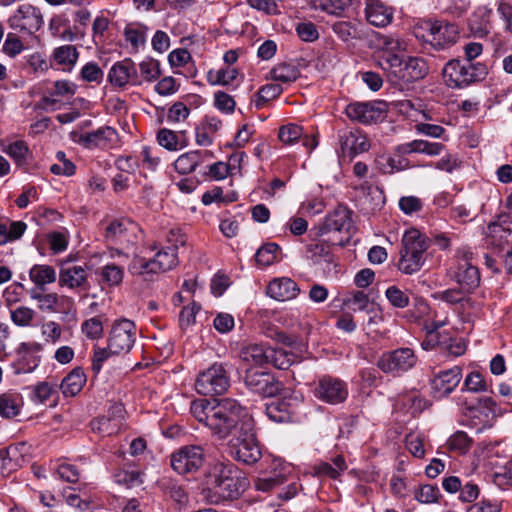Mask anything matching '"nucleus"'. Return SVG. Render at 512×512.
I'll use <instances>...</instances> for the list:
<instances>
[{
    "label": "nucleus",
    "mask_w": 512,
    "mask_h": 512,
    "mask_svg": "<svg viewBox=\"0 0 512 512\" xmlns=\"http://www.w3.org/2000/svg\"><path fill=\"white\" fill-rule=\"evenodd\" d=\"M193 417L203 423L218 440H226L237 434L244 424L254 421L253 417L235 399H197L191 402Z\"/></svg>",
    "instance_id": "obj_1"
},
{
    "label": "nucleus",
    "mask_w": 512,
    "mask_h": 512,
    "mask_svg": "<svg viewBox=\"0 0 512 512\" xmlns=\"http://www.w3.org/2000/svg\"><path fill=\"white\" fill-rule=\"evenodd\" d=\"M207 496L219 503L238 499L249 485L245 473L230 461H216L206 473Z\"/></svg>",
    "instance_id": "obj_2"
},
{
    "label": "nucleus",
    "mask_w": 512,
    "mask_h": 512,
    "mask_svg": "<svg viewBox=\"0 0 512 512\" xmlns=\"http://www.w3.org/2000/svg\"><path fill=\"white\" fill-rule=\"evenodd\" d=\"M378 66L393 82L411 83L423 79L428 74V66L423 58L408 57L403 60L398 54L390 52L379 58Z\"/></svg>",
    "instance_id": "obj_3"
},
{
    "label": "nucleus",
    "mask_w": 512,
    "mask_h": 512,
    "mask_svg": "<svg viewBox=\"0 0 512 512\" xmlns=\"http://www.w3.org/2000/svg\"><path fill=\"white\" fill-rule=\"evenodd\" d=\"M230 455L246 465L257 463L262 452L257 440L255 422L244 424L237 434H234L227 443Z\"/></svg>",
    "instance_id": "obj_4"
},
{
    "label": "nucleus",
    "mask_w": 512,
    "mask_h": 512,
    "mask_svg": "<svg viewBox=\"0 0 512 512\" xmlns=\"http://www.w3.org/2000/svg\"><path fill=\"white\" fill-rule=\"evenodd\" d=\"M445 83L451 88H462L481 81L487 75L486 66L480 62L450 60L443 68Z\"/></svg>",
    "instance_id": "obj_5"
},
{
    "label": "nucleus",
    "mask_w": 512,
    "mask_h": 512,
    "mask_svg": "<svg viewBox=\"0 0 512 512\" xmlns=\"http://www.w3.org/2000/svg\"><path fill=\"white\" fill-rule=\"evenodd\" d=\"M229 363L215 362L206 370L200 372L195 381L198 394L205 396L222 395L230 387Z\"/></svg>",
    "instance_id": "obj_6"
},
{
    "label": "nucleus",
    "mask_w": 512,
    "mask_h": 512,
    "mask_svg": "<svg viewBox=\"0 0 512 512\" xmlns=\"http://www.w3.org/2000/svg\"><path fill=\"white\" fill-rule=\"evenodd\" d=\"M140 226L128 218L113 220L105 228V239L108 243L119 245L118 253L128 254L124 249L132 247L142 238Z\"/></svg>",
    "instance_id": "obj_7"
},
{
    "label": "nucleus",
    "mask_w": 512,
    "mask_h": 512,
    "mask_svg": "<svg viewBox=\"0 0 512 512\" xmlns=\"http://www.w3.org/2000/svg\"><path fill=\"white\" fill-rule=\"evenodd\" d=\"M418 358L413 349L400 347L382 353L377 359V367L385 374L394 377L402 376L417 364Z\"/></svg>",
    "instance_id": "obj_8"
},
{
    "label": "nucleus",
    "mask_w": 512,
    "mask_h": 512,
    "mask_svg": "<svg viewBox=\"0 0 512 512\" xmlns=\"http://www.w3.org/2000/svg\"><path fill=\"white\" fill-rule=\"evenodd\" d=\"M345 114L353 122L377 124L387 117L388 104L385 101L353 102L346 106Z\"/></svg>",
    "instance_id": "obj_9"
},
{
    "label": "nucleus",
    "mask_w": 512,
    "mask_h": 512,
    "mask_svg": "<svg viewBox=\"0 0 512 512\" xmlns=\"http://www.w3.org/2000/svg\"><path fill=\"white\" fill-rule=\"evenodd\" d=\"M421 28L430 30V34L422 35V40L436 50L445 49L457 42L458 29L454 24L424 20Z\"/></svg>",
    "instance_id": "obj_10"
},
{
    "label": "nucleus",
    "mask_w": 512,
    "mask_h": 512,
    "mask_svg": "<svg viewBox=\"0 0 512 512\" xmlns=\"http://www.w3.org/2000/svg\"><path fill=\"white\" fill-rule=\"evenodd\" d=\"M243 383L249 391L262 397H274L282 389L281 382L273 374L254 368L245 371Z\"/></svg>",
    "instance_id": "obj_11"
},
{
    "label": "nucleus",
    "mask_w": 512,
    "mask_h": 512,
    "mask_svg": "<svg viewBox=\"0 0 512 512\" xmlns=\"http://www.w3.org/2000/svg\"><path fill=\"white\" fill-rule=\"evenodd\" d=\"M313 393L318 400L324 403L338 405L347 399L349 391L345 381L324 375L318 379Z\"/></svg>",
    "instance_id": "obj_12"
},
{
    "label": "nucleus",
    "mask_w": 512,
    "mask_h": 512,
    "mask_svg": "<svg viewBox=\"0 0 512 512\" xmlns=\"http://www.w3.org/2000/svg\"><path fill=\"white\" fill-rule=\"evenodd\" d=\"M204 461V449L198 445L183 446L171 455V466L178 474L195 472Z\"/></svg>",
    "instance_id": "obj_13"
},
{
    "label": "nucleus",
    "mask_w": 512,
    "mask_h": 512,
    "mask_svg": "<svg viewBox=\"0 0 512 512\" xmlns=\"http://www.w3.org/2000/svg\"><path fill=\"white\" fill-rule=\"evenodd\" d=\"M43 23V15L40 9L31 4L20 5L8 19L11 29L30 35L37 32Z\"/></svg>",
    "instance_id": "obj_14"
},
{
    "label": "nucleus",
    "mask_w": 512,
    "mask_h": 512,
    "mask_svg": "<svg viewBox=\"0 0 512 512\" xmlns=\"http://www.w3.org/2000/svg\"><path fill=\"white\" fill-rule=\"evenodd\" d=\"M136 338V326L133 321L123 318L115 321L108 337L109 348L114 354L129 352Z\"/></svg>",
    "instance_id": "obj_15"
},
{
    "label": "nucleus",
    "mask_w": 512,
    "mask_h": 512,
    "mask_svg": "<svg viewBox=\"0 0 512 512\" xmlns=\"http://www.w3.org/2000/svg\"><path fill=\"white\" fill-rule=\"evenodd\" d=\"M352 211L347 207L339 205L331 213H329L321 228V235L329 233H345L346 240L349 239L350 233L353 229Z\"/></svg>",
    "instance_id": "obj_16"
},
{
    "label": "nucleus",
    "mask_w": 512,
    "mask_h": 512,
    "mask_svg": "<svg viewBox=\"0 0 512 512\" xmlns=\"http://www.w3.org/2000/svg\"><path fill=\"white\" fill-rule=\"evenodd\" d=\"M108 81L118 88H123L129 83L132 85L141 84L135 63L130 58L118 61L112 65L108 73Z\"/></svg>",
    "instance_id": "obj_17"
},
{
    "label": "nucleus",
    "mask_w": 512,
    "mask_h": 512,
    "mask_svg": "<svg viewBox=\"0 0 512 512\" xmlns=\"http://www.w3.org/2000/svg\"><path fill=\"white\" fill-rule=\"evenodd\" d=\"M340 149L344 157L350 159L356 155L366 152L370 148V143L366 136L358 129L343 130L338 134Z\"/></svg>",
    "instance_id": "obj_18"
},
{
    "label": "nucleus",
    "mask_w": 512,
    "mask_h": 512,
    "mask_svg": "<svg viewBox=\"0 0 512 512\" xmlns=\"http://www.w3.org/2000/svg\"><path fill=\"white\" fill-rule=\"evenodd\" d=\"M461 379L462 369L459 366H454L437 373L431 380V387L435 397L441 398L449 395L458 386Z\"/></svg>",
    "instance_id": "obj_19"
},
{
    "label": "nucleus",
    "mask_w": 512,
    "mask_h": 512,
    "mask_svg": "<svg viewBox=\"0 0 512 512\" xmlns=\"http://www.w3.org/2000/svg\"><path fill=\"white\" fill-rule=\"evenodd\" d=\"M177 258H172L168 264H164L157 258H132L129 265V271L133 275L141 276L145 280H149L153 275L159 274L171 269L177 264Z\"/></svg>",
    "instance_id": "obj_20"
},
{
    "label": "nucleus",
    "mask_w": 512,
    "mask_h": 512,
    "mask_svg": "<svg viewBox=\"0 0 512 512\" xmlns=\"http://www.w3.org/2000/svg\"><path fill=\"white\" fill-rule=\"evenodd\" d=\"M117 131L110 126H103L91 132L82 133L77 140L85 148H109L117 140Z\"/></svg>",
    "instance_id": "obj_21"
},
{
    "label": "nucleus",
    "mask_w": 512,
    "mask_h": 512,
    "mask_svg": "<svg viewBox=\"0 0 512 512\" xmlns=\"http://www.w3.org/2000/svg\"><path fill=\"white\" fill-rule=\"evenodd\" d=\"M297 283L288 277H279L271 280L266 288V294L276 301H289L300 294Z\"/></svg>",
    "instance_id": "obj_22"
},
{
    "label": "nucleus",
    "mask_w": 512,
    "mask_h": 512,
    "mask_svg": "<svg viewBox=\"0 0 512 512\" xmlns=\"http://www.w3.org/2000/svg\"><path fill=\"white\" fill-rule=\"evenodd\" d=\"M365 16L371 25L383 28L393 21L394 9L381 0H366Z\"/></svg>",
    "instance_id": "obj_23"
},
{
    "label": "nucleus",
    "mask_w": 512,
    "mask_h": 512,
    "mask_svg": "<svg viewBox=\"0 0 512 512\" xmlns=\"http://www.w3.org/2000/svg\"><path fill=\"white\" fill-rule=\"evenodd\" d=\"M213 157V153L208 150H194L180 155L174 162V168L179 174H190L197 167H202Z\"/></svg>",
    "instance_id": "obj_24"
},
{
    "label": "nucleus",
    "mask_w": 512,
    "mask_h": 512,
    "mask_svg": "<svg viewBox=\"0 0 512 512\" xmlns=\"http://www.w3.org/2000/svg\"><path fill=\"white\" fill-rule=\"evenodd\" d=\"M59 284L68 288H81L87 290L88 271L82 266L67 264L60 269Z\"/></svg>",
    "instance_id": "obj_25"
},
{
    "label": "nucleus",
    "mask_w": 512,
    "mask_h": 512,
    "mask_svg": "<svg viewBox=\"0 0 512 512\" xmlns=\"http://www.w3.org/2000/svg\"><path fill=\"white\" fill-rule=\"evenodd\" d=\"M454 277L460 287L470 294L480 283V272L475 265L468 261V258H463L462 262L458 264Z\"/></svg>",
    "instance_id": "obj_26"
},
{
    "label": "nucleus",
    "mask_w": 512,
    "mask_h": 512,
    "mask_svg": "<svg viewBox=\"0 0 512 512\" xmlns=\"http://www.w3.org/2000/svg\"><path fill=\"white\" fill-rule=\"evenodd\" d=\"M402 244L407 255L420 256L429 248L431 239L418 229L411 228L404 233Z\"/></svg>",
    "instance_id": "obj_27"
},
{
    "label": "nucleus",
    "mask_w": 512,
    "mask_h": 512,
    "mask_svg": "<svg viewBox=\"0 0 512 512\" xmlns=\"http://www.w3.org/2000/svg\"><path fill=\"white\" fill-rule=\"evenodd\" d=\"M492 9L487 6L478 7L468 21L470 32L477 38H483L490 33Z\"/></svg>",
    "instance_id": "obj_28"
},
{
    "label": "nucleus",
    "mask_w": 512,
    "mask_h": 512,
    "mask_svg": "<svg viewBox=\"0 0 512 512\" xmlns=\"http://www.w3.org/2000/svg\"><path fill=\"white\" fill-rule=\"evenodd\" d=\"M445 146L438 142H429L426 140H413L412 142L397 146L396 150L400 154L423 153L429 156L440 155Z\"/></svg>",
    "instance_id": "obj_29"
},
{
    "label": "nucleus",
    "mask_w": 512,
    "mask_h": 512,
    "mask_svg": "<svg viewBox=\"0 0 512 512\" xmlns=\"http://www.w3.org/2000/svg\"><path fill=\"white\" fill-rule=\"evenodd\" d=\"M270 346L266 344H248L240 350V357L245 362H251L255 365L262 366L269 363L268 351Z\"/></svg>",
    "instance_id": "obj_30"
},
{
    "label": "nucleus",
    "mask_w": 512,
    "mask_h": 512,
    "mask_svg": "<svg viewBox=\"0 0 512 512\" xmlns=\"http://www.w3.org/2000/svg\"><path fill=\"white\" fill-rule=\"evenodd\" d=\"M86 383V375L80 367L73 369L61 382L60 388L64 396L77 395Z\"/></svg>",
    "instance_id": "obj_31"
},
{
    "label": "nucleus",
    "mask_w": 512,
    "mask_h": 512,
    "mask_svg": "<svg viewBox=\"0 0 512 512\" xmlns=\"http://www.w3.org/2000/svg\"><path fill=\"white\" fill-rule=\"evenodd\" d=\"M26 228L27 225L22 221H0V245L19 239Z\"/></svg>",
    "instance_id": "obj_32"
},
{
    "label": "nucleus",
    "mask_w": 512,
    "mask_h": 512,
    "mask_svg": "<svg viewBox=\"0 0 512 512\" xmlns=\"http://www.w3.org/2000/svg\"><path fill=\"white\" fill-rule=\"evenodd\" d=\"M39 344H28L22 343L20 346L23 356L19 362V368L17 373H29L32 372L40 363V358L33 355V351L39 350Z\"/></svg>",
    "instance_id": "obj_33"
},
{
    "label": "nucleus",
    "mask_w": 512,
    "mask_h": 512,
    "mask_svg": "<svg viewBox=\"0 0 512 512\" xmlns=\"http://www.w3.org/2000/svg\"><path fill=\"white\" fill-rule=\"evenodd\" d=\"M6 152L21 168H26L28 160L31 158V152L24 141H15L10 143L5 149Z\"/></svg>",
    "instance_id": "obj_34"
},
{
    "label": "nucleus",
    "mask_w": 512,
    "mask_h": 512,
    "mask_svg": "<svg viewBox=\"0 0 512 512\" xmlns=\"http://www.w3.org/2000/svg\"><path fill=\"white\" fill-rule=\"evenodd\" d=\"M470 293L462 287L450 288L443 291H437L432 294L435 300H441L450 305L462 304L470 300Z\"/></svg>",
    "instance_id": "obj_35"
},
{
    "label": "nucleus",
    "mask_w": 512,
    "mask_h": 512,
    "mask_svg": "<svg viewBox=\"0 0 512 512\" xmlns=\"http://www.w3.org/2000/svg\"><path fill=\"white\" fill-rule=\"evenodd\" d=\"M343 304L351 307L354 311H368L375 303L370 301L368 294L362 290H354L347 294Z\"/></svg>",
    "instance_id": "obj_36"
},
{
    "label": "nucleus",
    "mask_w": 512,
    "mask_h": 512,
    "mask_svg": "<svg viewBox=\"0 0 512 512\" xmlns=\"http://www.w3.org/2000/svg\"><path fill=\"white\" fill-rule=\"evenodd\" d=\"M148 28L140 23H129L124 29V36L127 42L135 49L144 45Z\"/></svg>",
    "instance_id": "obj_37"
},
{
    "label": "nucleus",
    "mask_w": 512,
    "mask_h": 512,
    "mask_svg": "<svg viewBox=\"0 0 512 512\" xmlns=\"http://www.w3.org/2000/svg\"><path fill=\"white\" fill-rule=\"evenodd\" d=\"M269 363L280 370L288 369L295 360V355L283 348L271 347L268 351Z\"/></svg>",
    "instance_id": "obj_38"
},
{
    "label": "nucleus",
    "mask_w": 512,
    "mask_h": 512,
    "mask_svg": "<svg viewBox=\"0 0 512 512\" xmlns=\"http://www.w3.org/2000/svg\"><path fill=\"white\" fill-rule=\"evenodd\" d=\"M30 279L36 286H44L56 280V272L48 265H34L29 272Z\"/></svg>",
    "instance_id": "obj_39"
},
{
    "label": "nucleus",
    "mask_w": 512,
    "mask_h": 512,
    "mask_svg": "<svg viewBox=\"0 0 512 512\" xmlns=\"http://www.w3.org/2000/svg\"><path fill=\"white\" fill-rule=\"evenodd\" d=\"M271 78L275 81H280L283 83H290L297 80L300 75L299 69L289 63H281L275 66L271 72Z\"/></svg>",
    "instance_id": "obj_40"
},
{
    "label": "nucleus",
    "mask_w": 512,
    "mask_h": 512,
    "mask_svg": "<svg viewBox=\"0 0 512 512\" xmlns=\"http://www.w3.org/2000/svg\"><path fill=\"white\" fill-rule=\"evenodd\" d=\"M27 389L30 390V399L34 404H44L53 394H57L56 386L45 381Z\"/></svg>",
    "instance_id": "obj_41"
},
{
    "label": "nucleus",
    "mask_w": 512,
    "mask_h": 512,
    "mask_svg": "<svg viewBox=\"0 0 512 512\" xmlns=\"http://www.w3.org/2000/svg\"><path fill=\"white\" fill-rule=\"evenodd\" d=\"M78 56L79 53L73 45H63L55 48L53 51L54 60L59 65L68 66L69 68H72L76 64Z\"/></svg>",
    "instance_id": "obj_42"
},
{
    "label": "nucleus",
    "mask_w": 512,
    "mask_h": 512,
    "mask_svg": "<svg viewBox=\"0 0 512 512\" xmlns=\"http://www.w3.org/2000/svg\"><path fill=\"white\" fill-rule=\"evenodd\" d=\"M283 92V88L279 84L269 83L262 86L257 94V99L254 101L257 109L263 108L266 103L277 98Z\"/></svg>",
    "instance_id": "obj_43"
},
{
    "label": "nucleus",
    "mask_w": 512,
    "mask_h": 512,
    "mask_svg": "<svg viewBox=\"0 0 512 512\" xmlns=\"http://www.w3.org/2000/svg\"><path fill=\"white\" fill-rule=\"evenodd\" d=\"M512 232V216L509 214H501L497 220L488 225V234L495 238H503L504 234Z\"/></svg>",
    "instance_id": "obj_44"
},
{
    "label": "nucleus",
    "mask_w": 512,
    "mask_h": 512,
    "mask_svg": "<svg viewBox=\"0 0 512 512\" xmlns=\"http://www.w3.org/2000/svg\"><path fill=\"white\" fill-rule=\"evenodd\" d=\"M18 396L12 393L0 395V415L4 418H12L19 414Z\"/></svg>",
    "instance_id": "obj_45"
},
{
    "label": "nucleus",
    "mask_w": 512,
    "mask_h": 512,
    "mask_svg": "<svg viewBox=\"0 0 512 512\" xmlns=\"http://www.w3.org/2000/svg\"><path fill=\"white\" fill-rule=\"evenodd\" d=\"M266 415L276 423H283L290 419L286 402L274 401L266 405Z\"/></svg>",
    "instance_id": "obj_46"
},
{
    "label": "nucleus",
    "mask_w": 512,
    "mask_h": 512,
    "mask_svg": "<svg viewBox=\"0 0 512 512\" xmlns=\"http://www.w3.org/2000/svg\"><path fill=\"white\" fill-rule=\"evenodd\" d=\"M82 333L90 340L100 339L103 336V322L100 316L91 317L81 324Z\"/></svg>",
    "instance_id": "obj_47"
},
{
    "label": "nucleus",
    "mask_w": 512,
    "mask_h": 512,
    "mask_svg": "<svg viewBox=\"0 0 512 512\" xmlns=\"http://www.w3.org/2000/svg\"><path fill=\"white\" fill-rule=\"evenodd\" d=\"M402 402L412 416L420 414L428 407V401L415 392L405 395Z\"/></svg>",
    "instance_id": "obj_48"
},
{
    "label": "nucleus",
    "mask_w": 512,
    "mask_h": 512,
    "mask_svg": "<svg viewBox=\"0 0 512 512\" xmlns=\"http://www.w3.org/2000/svg\"><path fill=\"white\" fill-rule=\"evenodd\" d=\"M385 297L394 308H405L409 306L410 300L406 292L396 285L389 286L385 291Z\"/></svg>",
    "instance_id": "obj_49"
},
{
    "label": "nucleus",
    "mask_w": 512,
    "mask_h": 512,
    "mask_svg": "<svg viewBox=\"0 0 512 512\" xmlns=\"http://www.w3.org/2000/svg\"><path fill=\"white\" fill-rule=\"evenodd\" d=\"M35 316L34 310L26 306H19L10 311L11 321L19 327H27Z\"/></svg>",
    "instance_id": "obj_50"
},
{
    "label": "nucleus",
    "mask_w": 512,
    "mask_h": 512,
    "mask_svg": "<svg viewBox=\"0 0 512 512\" xmlns=\"http://www.w3.org/2000/svg\"><path fill=\"white\" fill-rule=\"evenodd\" d=\"M332 30L343 41L358 38L360 33L357 26L349 21H337L332 25Z\"/></svg>",
    "instance_id": "obj_51"
},
{
    "label": "nucleus",
    "mask_w": 512,
    "mask_h": 512,
    "mask_svg": "<svg viewBox=\"0 0 512 512\" xmlns=\"http://www.w3.org/2000/svg\"><path fill=\"white\" fill-rule=\"evenodd\" d=\"M141 76L148 82L157 80L161 75L160 63L155 59H146L139 64Z\"/></svg>",
    "instance_id": "obj_52"
},
{
    "label": "nucleus",
    "mask_w": 512,
    "mask_h": 512,
    "mask_svg": "<svg viewBox=\"0 0 512 512\" xmlns=\"http://www.w3.org/2000/svg\"><path fill=\"white\" fill-rule=\"evenodd\" d=\"M464 388L470 392H486L488 384L482 374L478 371H472L464 380Z\"/></svg>",
    "instance_id": "obj_53"
},
{
    "label": "nucleus",
    "mask_w": 512,
    "mask_h": 512,
    "mask_svg": "<svg viewBox=\"0 0 512 512\" xmlns=\"http://www.w3.org/2000/svg\"><path fill=\"white\" fill-rule=\"evenodd\" d=\"M285 477L281 474L265 475L258 477L255 480L254 486L257 490L269 492L275 487L282 485L285 482Z\"/></svg>",
    "instance_id": "obj_54"
},
{
    "label": "nucleus",
    "mask_w": 512,
    "mask_h": 512,
    "mask_svg": "<svg viewBox=\"0 0 512 512\" xmlns=\"http://www.w3.org/2000/svg\"><path fill=\"white\" fill-rule=\"evenodd\" d=\"M327 241H332V238L329 237ZM343 245V240L333 241L331 244H328L326 240H320L315 244L310 245L309 252L311 256H328L329 254H334L336 251V247Z\"/></svg>",
    "instance_id": "obj_55"
},
{
    "label": "nucleus",
    "mask_w": 512,
    "mask_h": 512,
    "mask_svg": "<svg viewBox=\"0 0 512 512\" xmlns=\"http://www.w3.org/2000/svg\"><path fill=\"white\" fill-rule=\"evenodd\" d=\"M447 445L449 450L465 453L470 448L471 439L465 432L457 431L448 439Z\"/></svg>",
    "instance_id": "obj_56"
},
{
    "label": "nucleus",
    "mask_w": 512,
    "mask_h": 512,
    "mask_svg": "<svg viewBox=\"0 0 512 512\" xmlns=\"http://www.w3.org/2000/svg\"><path fill=\"white\" fill-rule=\"evenodd\" d=\"M440 491L438 487L426 484L415 490L414 496L420 503L430 504L438 501Z\"/></svg>",
    "instance_id": "obj_57"
},
{
    "label": "nucleus",
    "mask_w": 512,
    "mask_h": 512,
    "mask_svg": "<svg viewBox=\"0 0 512 512\" xmlns=\"http://www.w3.org/2000/svg\"><path fill=\"white\" fill-rule=\"evenodd\" d=\"M92 429L102 435L110 436L119 431L118 424L113 423L110 417H99L91 422Z\"/></svg>",
    "instance_id": "obj_58"
},
{
    "label": "nucleus",
    "mask_w": 512,
    "mask_h": 512,
    "mask_svg": "<svg viewBox=\"0 0 512 512\" xmlns=\"http://www.w3.org/2000/svg\"><path fill=\"white\" fill-rule=\"evenodd\" d=\"M494 483L501 489L512 486V459L494 473Z\"/></svg>",
    "instance_id": "obj_59"
},
{
    "label": "nucleus",
    "mask_w": 512,
    "mask_h": 512,
    "mask_svg": "<svg viewBox=\"0 0 512 512\" xmlns=\"http://www.w3.org/2000/svg\"><path fill=\"white\" fill-rule=\"evenodd\" d=\"M59 479L68 483H76L80 478V472L76 466L68 463H60L54 468Z\"/></svg>",
    "instance_id": "obj_60"
},
{
    "label": "nucleus",
    "mask_w": 512,
    "mask_h": 512,
    "mask_svg": "<svg viewBox=\"0 0 512 512\" xmlns=\"http://www.w3.org/2000/svg\"><path fill=\"white\" fill-rule=\"evenodd\" d=\"M302 127L296 124L282 126L279 130V139L284 144H293L302 137Z\"/></svg>",
    "instance_id": "obj_61"
},
{
    "label": "nucleus",
    "mask_w": 512,
    "mask_h": 512,
    "mask_svg": "<svg viewBox=\"0 0 512 512\" xmlns=\"http://www.w3.org/2000/svg\"><path fill=\"white\" fill-rule=\"evenodd\" d=\"M424 265L423 258H399L395 266L406 275L417 273Z\"/></svg>",
    "instance_id": "obj_62"
},
{
    "label": "nucleus",
    "mask_w": 512,
    "mask_h": 512,
    "mask_svg": "<svg viewBox=\"0 0 512 512\" xmlns=\"http://www.w3.org/2000/svg\"><path fill=\"white\" fill-rule=\"evenodd\" d=\"M80 76L82 80L86 82H95L99 84L102 81L104 74L98 64L89 62L82 67Z\"/></svg>",
    "instance_id": "obj_63"
},
{
    "label": "nucleus",
    "mask_w": 512,
    "mask_h": 512,
    "mask_svg": "<svg viewBox=\"0 0 512 512\" xmlns=\"http://www.w3.org/2000/svg\"><path fill=\"white\" fill-rule=\"evenodd\" d=\"M200 310V305L193 302L190 306L182 308L179 314V326L182 330H185L189 326L195 323L196 314Z\"/></svg>",
    "instance_id": "obj_64"
}]
</instances>
